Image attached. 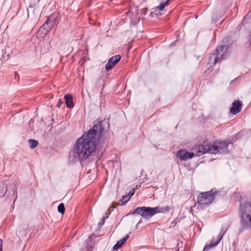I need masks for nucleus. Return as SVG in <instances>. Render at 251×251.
<instances>
[{
    "mask_svg": "<svg viewBox=\"0 0 251 251\" xmlns=\"http://www.w3.org/2000/svg\"><path fill=\"white\" fill-rule=\"evenodd\" d=\"M242 110V102L235 100L232 103L230 112L233 115H236L241 112Z\"/></svg>",
    "mask_w": 251,
    "mask_h": 251,
    "instance_id": "11",
    "label": "nucleus"
},
{
    "mask_svg": "<svg viewBox=\"0 0 251 251\" xmlns=\"http://www.w3.org/2000/svg\"><path fill=\"white\" fill-rule=\"evenodd\" d=\"M7 190L6 186L3 181H0V195L2 194L4 192Z\"/></svg>",
    "mask_w": 251,
    "mask_h": 251,
    "instance_id": "19",
    "label": "nucleus"
},
{
    "mask_svg": "<svg viewBox=\"0 0 251 251\" xmlns=\"http://www.w3.org/2000/svg\"><path fill=\"white\" fill-rule=\"evenodd\" d=\"M225 233V231H224V228H222L221 231L218 235V238L216 240H215L214 238H213L211 242L210 243L207 244L204 247L202 251H208L212 248L216 246L219 244L221 240L222 239Z\"/></svg>",
    "mask_w": 251,
    "mask_h": 251,
    "instance_id": "8",
    "label": "nucleus"
},
{
    "mask_svg": "<svg viewBox=\"0 0 251 251\" xmlns=\"http://www.w3.org/2000/svg\"><path fill=\"white\" fill-rule=\"evenodd\" d=\"M128 237L129 235L127 234L124 238L118 241L117 243L114 246V250H119L122 246V245L126 242Z\"/></svg>",
    "mask_w": 251,
    "mask_h": 251,
    "instance_id": "13",
    "label": "nucleus"
},
{
    "mask_svg": "<svg viewBox=\"0 0 251 251\" xmlns=\"http://www.w3.org/2000/svg\"><path fill=\"white\" fill-rule=\"evenodd\" d=\"M228 49V45H222L217 47L215 52L213 55H215L214 59V64L215 65L218 62H220L222 60V57L224 52Z\"/></svg>",
    "mask_w": 251,
    "mask_h": 251,
    "instance_id": "6",
    "label": "nucleus"
},
{
    "mask_svg": "<svg viewBox=\"0 0 251 251\" xmlns=\"http://www.w3.org/2000/svg\"><path fill=\"white\" fill-rule=\"evenodd\" d=\"M50 22V18H48L40 28V30H44L45 34L49 32L51 28V25L49 26Z\"/></svg>",
    "mask_w": 251,
    "mask_h": 251,
    "instance_id": "14",
    "label": "nucleus"
},
{
    "mask_svg": "<svg viewBox=\"0 0 251 251\" xmlns=\"http://www.w3.org/2000/svg\"><path fill=\"white\" fill-rule=\"evenodd\" d=\"M63 103V102L60 100H59V101H58V107H60V104H62Z\"/></svg>",
    "mask_w": 251,
    "mask_h": 251,
    "instance_id": "22",
    "label": "nucleus"
},
{
    "mask_svg": "<svg viewBox=\"0 0 251 251\" xmlns=\"http://www.w3.org/2000/svg\"><path fill=\"white\" fill-rule=\"evenodd\" d=\"M240 216V232L251 229V199L249 201H242L239 209Z\"/></svg>",
    "mask_w": 251,
    "mask_h": 251,
    "instance_id": "2",
    "label": "nucleus"
},
{
    "mask_svg": "<svg viewBox=\"0 0 251 251\" xmlns=\"http://www.w3.org/2000/svg\"><path fill=\"white\" fill-rule=\"evenodd\" d=\"M176 156L181 160H186L188 159L192 158L194 156L193 152H189L186 150H180L176 153Z\"/></svg>",
    "mask_w": 251,
    "mask_h": 251,
    "instance_id": "9",
    "label": "nucleus"
},
{
    "mask_svg": "<svg viewBox=\"0 0 251 251\" xmlns=\"http://www.w3.org/2000/svg\"><path fill=\"white\" fill-rule=\"evenodd\" d=\"M15 74H15V78H16V75H17L18 76V75L17 74V73H16V72H15Z\"/></svg>",
    "mask_w": 251,
    "mask_h": 251,
    "instance_id": "24",
    "label": "nucleus"
},
{
    "mask_svg": "<svg viewBox=\"0 0 251 251\" xmlns=\"http://www.w3.org/2000/svg\"><path fill=\"white\" fill-rule=\"evenodd\" d=\"M170 0H167L165 2L161 3L158 6L156 7V9H158L159 11H162L164 10L166 6H167L170 2Z\"/></svg>",
    "mask_w": 251,
    "mask_h": 251,
    "instance_id": "17",
    "label": "nucleus"
},
{
    "mask_svg": "<svg viewBox=\"0 0 251 251\" xmlns=\"http://www.w3.org/2000/svg\"><path fill=\"white\" fill-rule=\"evenodd\" d=\"M110 124L107 120L98 118L93 123V127L78 138L74 150L69 156V161L75 163L86 160L95 151L98 145L105 147L109 142Z\"/></svg>",
    "mask_w": 251,
    "mask_h": 251,
    "instance_id": "1",
    "label": "nucleus"
},
{
    "mask_svg": "<svg viewBox=\"0 0 251 251\" xmlns=\"http://www.w3.org/2000/svg\"><path fill=\"white\" fill-rule=\"evenodd\" d=\"M133 195V193H128V195H124L122 196V198L120 200V202L121 203V205H123L127 202L130 199L132 195Z\"/></svg>",
    "mask_w": 251,
    "mask_h": 251,
    "instance_id": "15",
    "label": "nucleus"
},
{
    "mask_svg": "<svg viewBox=\"0 0 251 251\" xmlns=\"http://www.w3.org/2000/svg\"><path fill=\"white\" fill-rule=\"evenodd\" d=\"M28 143L30 148L34 149L36 147L38 144V142L37 140L33 139H29Z\"/></svg>",
    "mask_w": 251,
    "mask_h": 251,
    "instance_id": "18",
    "label": "nucleus"
},
{
    "mask_svg": "<svg viewBox=\"0 0 251 251\" xmlns=\"http://www.w3.org/2000/svg\"><path fill=\"white\" fill-rule=\"evenodd\" d=\"M57 209H58V211L59 213H60L61 214H64L65 212L64 204L63 203H60L59 204V205L58 206Z\"/></svg>",
    "mask_w": 251,
    "mask_h": 251,
    "instance_id": "20",
    "label": "nucleus"
},
{
    "mask_svg": "<svg viewBox=\"0 0 251 251\" xmlns=\"http://www.w3.org/2000/svg\"><path fill=\"white\" fill-rule=\"evenodd\" d=\"M65 100V104L67 107L69 108H72L74 107V103L73 102V97L70 94H67L64 96Z\"/></svg>",
    "mask_w": 251,
    "mask_h": 251,
    "instance_id": "12",
    "label": "nucleus"
},
{
    "mask_svg": "<svg viewBox=\"0 0 251 251\" xmlns=\"http://www.w3.org/2000/svg\"><path fill=\"white\" fill-rule=\"evenodd\" d=\"M2 240L0 239V251H2Z\"/></svg>",
    "mask_w": 251,
    "mask_h": 251,
    "instance_id": "21",
    "label": "nucleus"
},
{
    "mask_svg": "<svg viewBox=\"0 0 251 251\" xmlns=\"http://www.w3.org/2000/svg\"><path fill=\"white\" fill-rule=\"evenodd\" d=\"M197 154L198 156H200L207 152L213 153L212 145L208 144L207 142H204L201 145H200L197 148Z\"/></svg>",
    "mask_w": 251,
    "mask_h": 251,
    "instance_id": "7",
    "label": "nucleus"
},
{
    "mask_svg": "<svg viewBox=\"0 0 251 251\" xmlns=\"http://www.w3.org/2000/svg\"><path fill=\"white\" fill-rule=\"evenodd\" d=\"M121 58V57L120 55H115L110 58L105 65V69L107 71L111 70L113 67L120 61Z\"/></svg>",
    "mask_w": 251,
    "mask_h": 251,
    "instance_id": "10",
    "label": "nucleus"
},
{
    "mask_svg": "<svg viewBox=\"0 0 251 251\" xmlns=\"http://www.w3.org/2000/svg\"><path fill=\"white\" fill-rule=\"evenodd\" d=\"M228 45V49L231 46L232 42L230 37H226L223 39L222 45Z\"/></svg>",
    "mask_w": 251,
    "mask_h": 251,
    "instance_id": "16",
    "label": "nucleus"
},
{
    "mask_svg": "<svg viewBox=\"0 0 251 251\" xmlns=\"http://www.w3.org/2000/svg\"><path fill=\"white\" fill-rule=\"evenodd\" d=\"M142 222V220L140 219V220H139V221L138 222V223L137 225L140 224V223H141Z\"/></svg>",
    "mask_w": 251,
    "mask_h": 251,
    "instance_id": "23",
    "label": "nucleus"
},
{
    "mask_svg": "<svg viewBox=\"0 0 251 251\" xmlns=\"http://www.w3.org/2000/svg\"><path fill=\"white\" fill-rule=\"evenodd\" d=\"M229 143L230 142L226 141H221L214 145H212L213 153L214 154L226 153Z\"/></svg>",
    "mask_w": 251,
    "mask_h": 251,
    "instance_id": "5",
    "label": "nucleus"
},
{
    "mask_svg": "<svg viewBox=\"0 0 251 251\" xmlns=\"http://www.w3.org/2000/svg\"><path fill=\"white\" fill-rule=\"evenodd\" d=\"M217 191L212 189L209 191L201 193L198 198V202L201 205L211 203L215 198Z\"/></svg>",
    "mask_w": 251,
    "mask_h": 251,
    "instance_id": "4",
    "label": "nucleus"
},
{
    "mask_svg": "<svg viewBox=\"0 0 251 251\" xmlns=\"http://www.w3.org/2000/svg\"><path fill=\"white\" fill-rule=\"evenodd\" d=\"M171 209L169 206L160 207L159 206L155 207H138L131 213V214H137L141 215L143 218L148 219L159 213H163L168 211Z\"/></svg>",
    "mask_w": 251,
    "mask_h": 251,
    "instance_id": "3",
    "label": "nucleus"
}]
</instances>
